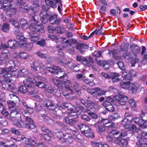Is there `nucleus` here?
Masks as SVG:
<instances>
[{"instance_id":"nucleus-15","label":"nucleus","mask_w":147,"mask_h":147,"mask_svg":"<svg viewBox=\"0 0 147 147\" xmlns=\"http://www.w3.org/2000/svg\"><path fill=\"white\" fill-rule=\"evenodd\" d=\"M6 69H9L10 70H12L15 69V67L16 65L15 62L12 60L9 59L7 60H6L4 61Z\"/></svg>"},{"instance_id":"nucleus-56","label":"nucleus","mask_w":147,"mask_h":147,"mask_svg":"<svg viewBox=\"0 0 147 147\" xmlns=\"http://www.w3.org/2000/svg\"><path fill=\"white\" fill-rule=\"evenodd\" d=\"M83 134L86 136L88 137L93 138L94 136L93 132L91 129L88 130V131L85 132Z\"/></svg>"},{"instance_id":"nucleus-49","label":"nucleus","mask_w":147,"mask_h":147,"mask_svg":"<svg viewBox=\"0 0 147 147\" xmlns=\"http://www.w3.org/2000/svg\"><path fill=\"white\" fill-rule=\"evenodd\" d=\"M8 71H7V69L6 68H1L0 67V76H1L2 74L3 76L4 77V79H5V78H8L9 76H6V74L7 73H8Z\"/></svg>"},{"instance_id":"nucleus-55","label":"nucleus","mask_w":147,"mask_h":147,"mask_svg":"<svg viewBox=\"0 0 147 147\" xmlns=\"http://www.w3.org/2000/svg\"><path fill=\"white\" fill-rule=\"evenodd\" d=\"M36 44L41 47H44L46 44V40L44 38H42L40 40L36 42Z\"/></svg>"},{"instance_id":"nucleus-21","label":"nucleus","mask_w":147,"mask_h":147,"mask_svg":"<svg viewBox=\"0 0 147 147\" xmlns=\"http://www.w3.org/2000/svg\"><path fill=\"white\" fill-rule=\"evenodd\" d=\"M5 107L3 103L0 101V111H1V114L4 115L8 119H11L10 115H9L8 112L5 110Z\"/></svg>"},{"instance_id":"nucleus-8","label":"nucleus","mask_w":147,"mask_h":147,"mask_svg":"<svg viewBox=\"0 0 147 147\" xmlns=\"http://www.w3.org/2000/svg\"><path fill=\"white\" fill-rule=\"evenodd\" d=\"M35 85L42 89H44L47 92L48 91V92H54V89L51 86L46 85L44 83L41 81L37 82Z\"/></svg>"},{"instance_id":"nucleus-34","label":"nucleus","mask_w":147,"mask_h":147,"mask_svg":"<svg viewBox=\"0 0 147 147\" xmlns=\"http://www.w3.org/2000/svg\"><path fill=\"white\" fill-rule=\"evenodd\" d=\"M134 120L135 123H138L141 127H143L144 126L145 120L142 119V117H140V118L136 117Z\"/></svg>"},{"instance_id":"nucleus-45","label":"nucleus","mask_w":147,"mask_h":147,"mask_svg":"<svg viewBox=\"0 0 147 147\" xmlns=\"http://www.w3.org/2000/svg\"><path fill=\"white\" fill-rule=\"evenodd\" d=\"M104 62V63H105V66H107V67H105V70L108 69L110 67V65H113L115 64L114 61L111 59L105 61Z\"/></svg>"},{"instance_id":"nucleus-31","label":"nucleus","mask_w":147,"mask_h":147,"mask_svg":"<svg viewBox=\"0 0 147 147\" xmlns=\"http://www.w3.org/2000/svg\"><path fill=\"white\" fill-rule=\"evenodd\" d=\"M52 135V133L49 130H46V133L42 134V136L44 139L47 141H49L51 139V137Z\"/></svg>"},{"instance_id":"nucleus-26","label":"nucleus","mask_w":147,"mask_h":147,"mask_svg":"<svg viewBox=\"0 0 147 147\" xmlns=\"http://www.w3.org/2000/svg\"><path fill=\"white\" fill-rule=\"evenodd\" d=\"M110 75L113 82H119L120 81V78H118L120 76L119 74L116 72H111L110 73Z\"/></svg>"},{"instance_id":"nucleus-27","label":"nucleus","mask_w":147,"mask_h":147,"mask_svg":"<svg viewBox=\"0 0 147 147\" xmlns=\"http://www.w3.org/2000/svg\"><path fill=\"white\" fill-rule=\"evenodd\" d=\"M14 33L16 36V38L17 39L21 41L24 40L25 37L23 35V33L19 30L18 29L15 30Z\"/></svg>"},{"instance_id":"nucleus-17","label":"nucleus","mask_w":147,"mask_h":147,"mask_svg":"<svg viewBox=\"0 0 147 147\" xmlns=\"http://www.w3.org/2000/svg\"><path fill=\"white\" fill-rule=\"evenodd\" d=\"M94 125L99 133L100 134L106 131V127L101 124V121H98L95 123Z\"/></svg>"},{"instance_id":"nucleus-22","label":"nucleus","mask_w":147,"mask_h":147,"mask_svg":"<svg viewBox=\"0 0 147 147\" xmlns=\"http://www.w3.org/2000/svg\"><path fill=\"white\" fill-rule=\"evenodd\" d=\"M89 46L85 44L78 43L76 46V49L81 53H83L85 52L83 49H88Z\"/></svg>"},{"instance_id":"nucleus-11","label":"nucleus","mask_w":147,"mask_h":147,"mask_svg":"<svg viewBox=\"0 0 147 147\" xmlns=\"http://www.w3.org/2000/svg\"><path fill=\"white\" fill-rule=\"evenodd\" d=\"M49 16L47 12H41L40 13V20L42 24H45L48 22Z\"/></svg>"},{"instance_id":"nucleus-30","label":"nucleus","mask_w":147,"mask_h":147,"mask_svg":"<svg viewBox=\"0 0 147 147\" xmlns=\"http://www.w3.org/2000/svg\"><path fill=\"white\" fill-rule=\"evenodd\" d=\"M115 142L122 147H126L128 144L127 141L126 139L116 140L115 141Z\"/></svg>"},{"instance_id":"nucleus-38","label":"nucleus","mask_w":147,"mask_h":147,"mask_svg":"<svg viewBox=\"0 0 147 147\" xmlns=\"http://www.w3.org/2000/svg\"><path fill=\"white\" fill-rule=\"evenodd\" d=\"M18 56L21 59H26L29 57L28 54L25 52H20L18 54Z\"/></svg>"},{"instance_id":"nucleus-12","label":"nucleus","mask_w":147,"mask_h":147,"mask_svg":"<svg viewBox=\"0 0 147 147\" xmlns=\"http://www.w3.org/2000/svg\"><path fill=\"white\" fill-rule=\"evenodd\" d=\"M129 90H131L132 92H143L145 91L144 88L141 86H137L134 83H131Z\"/></svg>"},{"instance_id":"nucleus-50","label":"nucleus","mask_w":147,"mask_h":147,"mask_svg":"<svg viewBox=\"0 0 147 147\" xmlns=\"http://www.w3.org/2000/svg\"><path fill=\"white\" fill-rule=\"evenodd\" d=\"M129 46V44L123 42L121 44L120 47L122 51L126 52L128 50Z\"/></svg>"},{"instance_id":"nucleus-6","label":"nucleus","mask_w":147,"mask_h":147,"mask_svg":"<svg viewBox=\"0 0 147 147\" xmlns=\"http://www.w3.org/2000/svg\"><path fill=\"white\" fill-rule=\"evenodd\" d=\"M7 71H8V73H7L6 76H9V77L5 78V80L6 81L10 82L11 80H12V77H14L15 78H18V77L19 75V71L18 72L16 69H11L10 71L7 70Z\"/></svg>"},{"instance_id":"nucleus-59","label":"nucleus","mask_w":147,"mask_h":147,"mask_svg":"<svg viewBox=\"0 0 147 147\" xmlns=\"http://www.w3.org/2000/svg\"><path fill=\"white\" fill-rule=\"evenodd\" d=\"M119 68L122 70H124L125 69V67L122 61H119L117 63Z\"/></svg>"},{"instance_id":"nucleus-9","label":"nucleus","mask_w":147,"mask_h":147,"mask_svg":"<svg viewBox=\"0 0 147 147\" xmlns=\"http://www.w3.org/2000/svg\"><path fill=\"white\" fill-rule=\"evenodd\" d=\"M57 16L56 14L49 16V20L50 23L52 25L56 24L59 25L61 23V20L59 18H57Z\"/></svg>"},{"instance_id":"nucleus-33","label":"nucleus","mask_w":147,"mask_h":147,"mask_svg":"<svg viewBox=\"0 0 147 147\" xmlns=\"http://www.w3.org/2000/svg\"><path fill=\"white\" fill-rule=\"evenodd\" d=\"M131 83L130 81L126 82L124 81H121L120 82V86L123 89H127L129 90L130 84Z\"/></svg>"},{"instance_id":"nucleus-61","label":"nucleus","mask_w":147,"mask_h":147,"mask_svg":"<svg viewBox=\"0 0 147 147\" xmlns=\"http://www.w3.org/2000/svg\"><path fill=\"white\" fill-rule=\"evenodd\" d=\"M82 63L85 66H90L91 65L90 64L86 58L84 57L82 61Z\"/></svg>"},{"instance_id":"nucleus-14","label":"nucleus","mask_w":147,"mask_h":147,"mask_svg":"<svg viewBox=\"0 0 147 147\" xmlns=\"http://www.w3.org/2000/svg\"><path fill=\"white\" fill-rule=\"evenodd\" d=\"M31 86L30 84H28L26 86L21 85L18 88V92H35V90H31Z\"/></svg>"},{"instance_id":"nucleus-19","label":"nucleus","mask_w":147,"mask_h":147,"mask_svg":"<svg viewBox=\"0 0 147 147\" xmlns=\"http://www.w3.org/2000/svg\"><path fill=\"white\" fill-rule=\"evenodd\" d=\"M100 121L101 123H102V125L106 127L113 128L114 127V123L108 119H102Z\"/></svg>"},{"instance_id":"nucleus-43","label":"nucleus","mask_w":147,"mask_h":147,"mask_svg":"<svg viewBox=\"0 0 147 147\" xmlns=\"http://www.w3.org/2000/svg\"><path fill=\"white\" fill-rule=\"evenodd\" d=\"M9 25L7 22H5L2 25L1 29L2 31L6 33H8L9 30Z\"/></svg>"},{"instance_id":"nucleus-48","label":"nucleus","mask_w":147,"mask_h":147,"mask_svg":"<svg viewBox=\"0 0 147 147\" xmlns=\"http://www.w3.org/2000/svg\"><path fill=\"white\" fill-rule=\"evenodd\" d=\"M53 83L55 85H56V86H57L59 89L62 91V90L63 88V86L60 83V81L59 80L53 79Z\"/></svg>"},{"instance_id":"nucleus-28","label":"nucleus","mask_w":147,"mask_h":147,"mask_svg":"<svg viewBox=\"0 0 147 147\" xmlns=\"http://www.w3.org/2000/svg\"><path fill=\"white\" fill-rule=\"evenodd\" d=\"M63 82L64 83L65 89L67 90H69L70 92H73L72 89L70 88V87H71L72 86H71L70 81L67 80H63Z\"/></svg>"},{"instance_id":"nucleus-24","label":"nucleus","mask_w":147,"mask_h":147,"mask_svg":"<svg viewBox=\"0 0 147 147\" xmlns=\"http://www.w3.org/2000/svg\"><path fill=\"white\" fill-rule=\"evenodd\" d=\"M57 78L60 79H63L66 80L67 78V74L64 71H57L55 73Z\"/></svg>"},{"instance_id":"nucleus-54","label":"nucleus","mask_w":147,"mask_h":147,"mask_svg":"<svg viewBox=\"0 0 147 147\" xmlns=\"http://www.w3.org/2000/svg\"><path fill=\"white\" fill-rule=\"evenodd\" d=\"M132 53V52H131L128 53H124L123 54V57L126 59L130 60L133 57Z\"/></svg>"},{"instance_id":"nucleus-42","label":"nucleus","mask_w":147,"mask_h":147,"mask_svg":"<svg viewBox=\"0 0 147 147\" xmlns=\"http://www.w3.org/2000/svg\"><path fill=\"white\" fill-rule=\"evenodd\" d=\"M7 45L9 47L13 49H15L17 45V42L15 40H9L7 42Z\"/></svg>"},{"instance_id":"nucleus-47","label":"nucleus","mask_w":147,"mask_h":147,"mask_svg":"<svg viewBox=\"0 0 147 147\" xmlns=\"http://www.w3.org/2000/svg\"><path fill=\"white\" fill-rule=\"evenodd\" d=\"M7 102L9 106V109L10 110H12L13 109H14V108L15 106H17L18 105V104H17V102L14 101H9V102Z\"/></svg>"},{"instance_id":"nucleus-39","label":"nucleus","mask_w":147,"mask_h":147,"mask_svg":"<svg viewBox=\"0 0 147 147\" xmlns=\"http://www.w3.org/2000/svg\"><path fill=\"white\" fill-rule=\"evenodd\" d=\"M2 86L4 89L9 90V92H13V90L14 89L13 87L7 82L3 84Z\"/></svg>"},{"instance_id":"nucleus-41","label":"nucleus","mask_w":147,"mask_h":147,"mask_svg":"<svg viewBox=\"0 0 147 147\" xmlns=\"http://www.w3.org/2000/svg\"><path fill=\"white\" fill-rule=\"evenodd\" d=\"M1 53L3 56V57L4 60H7L9 59V56L10 55L9 53L8 50L4 49L2 51Z\"/></svg>"},{"instance_id":"nucleus-51","label":"nucleus","mask_w":147,"mask_h":147,"mask_svg":"<svg viewBox=\"0 0 147 147\" xmlns=\"http://www.w3.org/2000/svg\"><path fill=\"white\" fill-rule=\"evenodd\" d=\"M138 141L140 147H147L146 141L144 138H139L138 139Z\"/></svg>"},{"instance_id":"nucleus-53","label":"nucleus","mask_w":147,"mask_h":147,"mask_svg":"<svg viewBox=\"0 0 147 147\" xmlns=\"http://www.w3.org/2000/svg\"><path fill=\"white\" fill-rule=\"evenodd\" d=\"M45 101H47V102H46V106L48 109L50 110H53L55 109L54 105L50 101L47 100Z\"/></svg>"},{"instance_id":"nucleus-52","label":"nucleus","mask_w":147,"mask_h":147,"mask_svg":"<svg viewBox=\"0 0 147 147\" xmlns=\"http://www.w3.org/2000/svg\"><path fill=\"white\" fill-rule=\"evenodd\" d=\"M20 24L23 29L26 28L28 26V24L27 20L24 19H21L20 22Z\"/></svg>"},{"instance_id":"nucleus-46","label":"nucleus","mask_w":147,"mask_h":147,"mask_svg":"<svg viewBox=\"0 0 147 147\" xmlns=\"http://www.w3.org/2000/svg\"><path fill=\"white\" fill-rule=\"evenodd\" d=\"M120 117V115L117 113H112L109 115L108 118L112 121H114Z\"/></svg>"},{"instance_id":"nucleus-62","label":"nucleus","mask_w":147,"mask_h":147,"mask_svg":"<svg viewBox=\"0 0 147 147\" xmlns=\"http://www.w3.org/2000/svg\"><path fill=\"white\" fill-rule=\"evenodd\" d=\"M63 59H61L60 58H57L55 59V61L57 63L60 64L62 65H65L66 64L63 61Z\"/></svg>"},{"instance_id":"nucleus-37","label":"nucleus","mask_w":147,"mask_h":147,"mask_svg":"<svg viewBox=\"0 0 147 147\" xmlns=\"http://www.w3.org/2000/svg\"><path fill=\"white\" fill-rule=\"evenodd\" d=\"M124 127L126 129H128L129 130L132 131H137L138 129L133 125L129 124H126L125 125H123Z\"/></svg>"},{"instance_id":"nucleus-3","label":"nucleus","mask_w":147,"mask_h":147,"mask_svg":"<svg viewBox=\"0 0 147 147\" xmlns=\"http://www.w3.org/2000/svg\"><path fill=\"white\" fill-rule=\"evenodd\" d=\"M19 110L18 108L10 110V117L13 124L19 127H21L22 123H23V121L21 119V115L19 112Z\"/></svg>"},{"instance_id":"nucleus-58","label":"nucleus","mask_w":147,"mask_h":147,"mask_svg":"<svg viewBox=\"0 0 147 147\" xmlns=\"http://www.w3.org/2000/svg\"><path fill=\"white\" fill-rule=\"evenodd\" d=\"M40 7L39 4L33 6L31 8V10L33 13H35L37 12L39 9Z\"/></svg>"},{"instance_id":"nucleus-35","label":"nucleus","mask_w":147,"mask_h":147,"mask_svg":"<svg viewBox=\"0 0 147 147\" xmlns=\"http://www.w3.org/2000/svg\"><path fill=\"white\" fill-rule=\"evenodd\" d=\"M45 1L47 5H48L53 8H56L57 3L55 0H45Z\"/></svg>"},{"instance_id":"nucleus-5","label":"nucleus","mask_w":147,"mask_h":147,"mask_svg":"<svg viewBox=\"0 0 147 147\" xmlns=\"http://www.w3.org/2000/svg\"><path fill=\"white\" fill-rule=\"evenodd\" d=\"M114 99L115 100V102H117V104L115 103L116 105H117L118 104L121 105H124L125 102L127 100V96L123 95H118L114 96Z\"/></svg>"},{"instance_id":"nucleus-20","label":"nucleus","mask_w":147,"mask_h":147,"mask_svg":"<svg viewBox=\"0 0 147 147\" xmlns=\"http://www.w3.org/2000/svg\"><path fill=\"white\" fill-rule=\"evenodd\" d=\"M130 48L132 53L135 55L139 53L140 52V47L135 44H131L130 46Z\"/></svg>"},{"instance_id":"nucleus-57","label":"nucleus","mask_w":147,"mask_h":147,"mask_svg":"<svg viewBox=\"0 0 147 147\" xmlns=\"http://www.w3.org/2000/svg\"><path fill=\"white\" fill-rule=\"evenodd\" d=\"M9 22L11 23L17 29L20 28L19 23L13 19H10Z\"/></svg>"},{"instance_id":"nucleus-36","label":"nucleus","mask_w":147,"mask_h":147,"mask_svg":"<svg viewBox=\"0 0 147 147\" xmlns=\"http://www.w3.org/2000/svg\"><path fill=\"white\" fill-rule=\"evenodd\" d=\"M63 106L70 111H76V108L73 106L69 103H64L63 104Z\"/></svg>"},{"instance_id":"nucleus-4","label":"nucleus","mask_w":147,"mask_h":147,"mask_svg":"<svg viewBox=\"0 0 147 147\" xmlns=\"http://www.w3.org/2000/svg\"><path fill=\"white\" fill-rule=\"evenodd\" d=\"M13 0H0V2L3 3V7L4 11H6L7 15L9 17H11L12 14V10L10 8L11 6V3Z\"/></svg>"},{"instance_id":"nucleus-40","label":"nucleus","mask_w":147,"mask_h":147,"mask_svg":"<svg viewBox=\"0 0 147 147\" xmlns=\"http://www.w3.org/2000/svg\"><path fill=\"white\" fill-rule=\"evenodd\" d=\"M60 67L58 66H53L52 67H48L46 68L47 71L51 73H56L58 70H61Z\"/></svg>"},{"instance_id":"nucleus-64","label":"nucleus","mask_w":147,"mask_h":147,"mask_svg":"<svg viewBox=\"0 0 147 147\" xmlns=\"http://www.w3.org/2000/svg\"><path fill=\"white\" fill-rule=\"evenodd\" d=\"M95 60V61H96L97 63L99 65L103 67L104 69H105V63H104V62L105 61H102L101 60H98V59L96 58Z\"/></svg>"},{"instance_id":"nucleus-16","label":"nucleus","mask_w":147,"mask_h":147,"mask_svg":"<svg viewBox=\"0 0 147 147\" xmlns=\"http://www.w3.org/2000/svg\"><path fill=\"white\" fill-rule=\"evenodd\" d=\"M36 54L39 57L44 59L48 62H51L52 61L51 57L48 54H44L40 52H38L36 53Z\"/></svg>"},{"instance_id":"nucleus-7","label":"nucleus","mask_w":147,"mask_h":147,"mask_svg":"<svg viewBox=\"0 0 147 147\" xmlns=\"http://www.w3.org/2000/svg\"><path fill=\"white\" fill-rule=\"evenodd\" d=\"M74 118L72 116H66L64 119V121L70 125L74 124L76 122L78 121V115H73Z\"/></svg>"},{"instance_id":"nucleus-10","label":"nucleus","mask_w":147,"mask_h":147,"mask_svg":"<svg viewBox=\"0 0 147 147\" xmlns=\"http://www.w3.org/2000/svg\"><path fill=\"white\" fill-rule=\"evenodd\" d=\"M109 134L115 139H119L124 138L125 134L116 130H112L108 132Z\"/></svg>"},{"instance_id":"nucleus-29","label":"nucleus","mask_w":147,"mask_h":147,"mask_svg":"<svg viewBox=\"0 0 147 147\" xmlns=\"http://www.w3.org/2000/svg\"><path fill=\"white\" fill-rule=\"evenodd\" d=\"M40 65L39 62L38 61H35L33 62L30 64L31 70L34 72L38 70L37 69L39 68Z\"/></svg>"},{"instance_id":"nucleus-25","label":"nucleus","mask_w":147,"mask_h":147,"mask_svg":"<svg viewBox=\"0 0 147 147\" xmlns=\"http://www.w3.org/2000/svg\"><path fill=\"white\" fill-rule=\"evenodd\" d=\"M22 126L21 127H24L30 129H34L33 131H36V127L35 125L32 123H26V124L23 122V123H22Z\"/></svg>"},{"instance_id":"nucleus-44","label":"nucleus","mask_w":147,"mask_h":147,"mask_svg":"<svg viewBox=\"0 0 147 147\" xmlns=\"http://www.w3.org/2000/svg\"><path fill=\"white\" fill-rule=\"evenodd\" d=\"M19 75L21 77H26L29 74V72L28 70L26 69H23L19 70Z\"/></svg>"},{"instance_id":"nucleus-2","label":"nucleus","mask_w":147,"mask_h":147,"mask_svg":"<svg viewBox=\"0 0 147 147\" xmlns=\"http://www.w3.org/2000/svg\"><path fill=\"white\" fill-rule=\"evenodd\" d=\"M37 17V16L35 14L32 17L31 20L32 21H33V22L29 26V28L31 31L35 33L37 32L43 33L45 32L44 27L36 19Z\"/></svg>"},{"instance_id":"nucleus-23","label":"nucleus","mask_w":147,"mask_h":147,"mask_svg":"<svg viewBox=\"0 0 147 147\" xmlns=\"http://www.w3.org/2000/svg\"><path fill=\"white\" fill-rule=\"evenodd\" d=\"M20 47L22 49H25L27 51H30L31 50L33 47V45L31 43H28L25 42L22 43L20 45Z\"/></svg>"},{"instance_id":"nucleus-32","label":"nucleus","mask_w":147,"mask_h":147,"mask_svg":"<svg viewBox=\"0 0 147 147\" xmlns=\"http://www.w3.org/2000/svg\"><path fill=\"white\" fill-rule=\"evenodd\" d=\"M29 36L32 43L36 42L40 39V36L38 35H35L34 34L30 33Z\"/></svg>"},{"instance_id":"nucleus-1","label":"nucleus","mask_w":147,"mask_h":147,"mask_svg":"<svg viewBox=\"0 0 147 147\" xmlns=\"http://www.w3.org/2000/svg\"><path fill=\"white\" fill-rule=\"evenodd\" d=\"M71 133L74 136V137L71 136V134H69L66 133L63 134V137H62L60 135V133L59 131L56 133V135L57 137L58 138L59 140H61V142H65L67 144H70L72 143L73 141L72 139H75L77 138L78 140L81 139V136L80 134L75 130H71Z\"/></svg>"},{"instance_id":"nucleus-63","label":"nucleus","mask_w":147,"mask_h":147,"mask_svg":"<svg viewBox=\"0 0 147 147\" xmlns=\"http://www.w3.org/2000/svg\"><path fill=\"white\" fill-rule=\"evenodd\" d=\"M9 130L6 129H3L2 130L0 129V134L6 136L9 134Z\"/></svg>"},{"instance_id":"nucleus-13","label":"nucleus","mask_w":147,"mask_h":147,"mask_svg":"<svg viewBox=\"0 0 147 147\" xmlns=\"http://www.w3.org/2000/svg\"><path fill=\"white\" fill-rule=\"evenodd\" d=\"M133 119V117L130 114L128 113H125L123 120L122 122V125H125L126 124H129Z\"/></svg>"},{"instance_id":"nucleus-60","label":"nucleus","mask_w":147,"mask_h":147,"mask_svg":"<svg viewBox=\"0 0 147 147\" xmlns=\"http://www.w3.org/2000/svg\"><path fill=\"white\" fill-rule=\"evenodd\" d=\"M64 28L62 27H58L55 28V30L57 33L61 34L63 32Z\"/></svg>"},{"instance_id":"nucleus-18","label":"nucleus","mask_w":147,"mask_h":147,"mask_svg":"<svg viewBox=\"0 0 147 147\" xmlns=\"http://www.w3.org/2000/svg\"><path fill=\"white\" fill-rule=\"evenodd\" d=\"M22 138L25 139V143L26 144V147H35L36 145L35 141L32 139L25 138L23 136Z\"/></svg>"}]
</instances>
